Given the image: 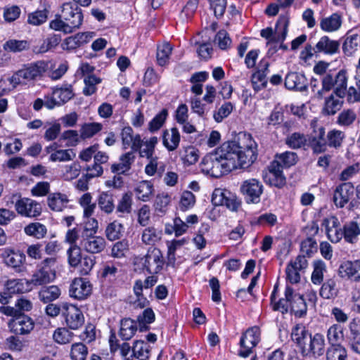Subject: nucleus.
Returning <instances> with one entry per match:
<instances>
[{
	"mask_svg": "<svg viewBox=\"0 0 360 360\" xmlns=\"http://www.w3.org/2000/svg\"><path fill=\"white\" fill-rule=\"evenodd\" d=\"M356 117V113L353 110H344L339 114L337 122L341 126L347 127L354 122Z\"/></svg>",
	"mask_w": 360,
	"mask_h": 360,
	"instance_id": "13d9d810",
	"label": "nucleus"
},
{
	"mask_svg": "<svg viewBox=\"0 0 360 360\" xmlns=\"http://www.w3.org/2000/svg\"><path fill=\"white\" fill-rule=\"evenodd\" d=\"M198 5V0H189L181 10L180 18L182 21L188 20L195 13Z\"/></svg>",
	"mask_w": 360,
	"mask_h": 360,
	"instance_id": "bf43d9fd",
	"label": "nucleus"
},
{
	"mask_svg": "<svg viewBox=\"0 0 360 360\" xmlns=\"http://www.w3.org/2000/svg\"><path fill=\"white\" fill-rule=\"evenodd\" d=\"M360 44V38L358 34H352L348 36L342 45V50L345 55L347 56H352L356 51H358Z\"/></svg>",
	"mask_w": 360,
	"mask_h": 360,
	"instance_id": "c9c22d12",
	"label": "nucleus"
},
{
	"mask_svg": "<svg viewBox=\"0 0 360 360\" xmlns=\"http://www.w3.org/2000/svg\"><path fill=\"white\" fill-rule=\"evenodd\" d=\"M172 51V47L169 43H164L158 46L156 57L158 63L160 66H164L168 63Z\"/></svg>",
	"mask_w": 360,
	"mask_h": 360,
	"instance_id": "79ce46f5",
	"label": "nucleus"
},
{
	"mask_svg": "<svg viewBox=\"0 0 360 360\" xmlns=\"http://www.w3.org/2000/svg\"><path fill=\"white\" fill-rule=\"evenodd\" d=\"M15 208L19 214L25 217H37L41 213V205L27 198L17 200Z\"/></svg>",
	"mask_w": 360,
	"mask_h": 360,
	"instance_id": "2eb2a0df",
	"label": "nucleus"
},
{
	"mask_svg": "<svg viewBox=\"0 0 360 360\" xmlns=\"http://www.w3.org/2000/svg\"><path fill=\"white\" fill-rule=\"evenodd\" d=\"M342 278H347L355 281L360 280V260L346 261L338 269Z\"/></svg>",
	"mask_w": 360,
	"mask_h": 360,
	"instance_id": "6ab92c4d",
	"label": "nucleus"
},
{
	"mask_svg": "<svg viewBox=\"0 0 360 360\" xmlns=\"http://www.w3.org/2000/svg\"><path fill=\"white\" fill-rule=\"evenodd\" d=\"M167 116V110L163 109L149 122L148 129L151 132L158 131L164 124Z\"/></svg>",
	"mask_w": 360,
	"mask_h": 360,
	"instance_id": "e2e57ef3",
	"label": "nucleus"
},
{
	"mask_svg": "<svg viewBox=\"0 0 360 360\" xmlns=\"http://www.w3.org/2000/svg\"><path fill=\"white\" fill-rule=\"evenodd\" d=\"M259 330L257 327L248 329L241 336L240 346L242 348L238 352V355L241 357H248L252 353V349L259 343Z\"/></svg>",
	"mask_w": 360,
	"mask_h": 360,
	"instance_id": "9d476101",
	"label": "nucleus"
},
{
	"mask_svg": "<svg viewBox=\"0 0 360 360\" xmlns=\"http://www.w3.org/2000/svg\"><path fill=\"white\" fill-rule=\"evenodd\" d=\"M275 158L278 160L284 168H289L295 165L297 160L298 156L294 152L286 151L280 154H276Z\"/></svg>",
	"mask_w": 360,
	"mask_h": 360,
	"instance_id": "ea45409f",
	"label": "nucleus"
},
{
	"mask_svg": "<svg viewBox=\"0 0 360 360\" xmlns=\"http://www.w3.org/2000/svg\"><path fill=\"white\" fill-rule=\"evenodd\" d=\"M326 137L328 146L337 148L341 146L345 135L341 131L332 130L328 133Z\"/></svg>",
	"mask_w": 360,
	"mask_h": 360,
	"instance_id": "5fc2aeb1",
	"label": "nucleus"
},
{
	"mask_svg": "<svg viewBox=\"0 0 360 360\" xmlns=\"http://www.w3.org/2000/svg\"><path fill=\"white\" fill-rule=\"evenodd\" d=\"M252 84L253 89L258 91L262 88H265L267 84L266 75L262 70H257L252 75Z\"/></svg>",
	"mask_w": 360,
	"mask_h": 360,
	"instance_id": "4d7b16f0",
	"label": "nucleus"
},
{
	"mask_svg": "<svg viewBox=\"0 0 360 360\" xmlns=\"http://www.w3.org/2000/svg\"><path fill=\"white\" fill-rule=\"evenodd\" d=\"M155 321V314L152 309H146L141 315H139L137 318V321L139 324L140 331H144L149 329V327L146 324H150Z\"/></svg>",
	"mask_w": 360,
	"mask_h": 360,
	"instance_id": "a18cd8bd",
	"label": "nucleus"
},
{
	"mask_svg": "<svg viewBox=\"0 0 360 360\" xmlns=\"http://www.w3.org/2000/svg\"><path fill=\"white\" fill-rule=\"evenodd\" d=\"M49 68V63L44 60L24 65L21 69L13 73L8 82L14 88L20 84H27V82L41 77Z\"/></svg>",
	"mask_w": 360,
	"mask_h": 360,
	"instance_id": "f03ea898",
	"label": "nucleus"
},
{
	"mask_svg": "<svg viewBox=\"0 0 360 360\" xmlns=\"http://www.w3.org/2000/svg\"><path fill=\"white\" fill-rule=\"evenodd\" d=\"M135 155L133 152H128L121 155L120 158V162L113 164L111 166V170L113 173L124 174L131 169V166L134 162Z\"/></svg>",
	"mask_w": 360,
	"mask_h": 360,
	"instance_id": "b1692460",
	"label": "nucleus"
},
{
	"mask_svg": "<svg viewBox=\"0 0 360 360\" xmlns=\"http://www.w3.org/2000/svg\"><path fill=\"white\" fill-rule=\"evenodd\" d=\"M56 276L55 271L52 269L39 268L32 276L29 283L34 285H41L51 282Z\"/></svg>",
	"mask_w": 360,
	"mask_h": 360,
	"instance_id": "5701e85b",
	"label": "nucleus"
},
{
	"mask_svg": "<svg viewBox=\"0 0 360 360\" xmlns=\"http://www.w3.org/2000/svg\"><path fill=\"white\" fill-rule=\"evenodd\" d=\"M342 232L344 233L343 238L346 242L354 243L360 235V228L356 221H352L344 225Z\"/></svg>",
	"mask_w": 360,
	"mask_h": 360,
	"instance_id": "c85d7f7f",
	"label": "nucleus"
},
{
	"mask_svg": "<svg viewBox=\"0 0 360 360\" xmlns=\"http://www.w3.org/2000/svg\"><path fill=\"white\" fill-rule=\"evenodd\" d=\"M214 205H224L231 211H237L240 205V200L237 196L228 190L216 188L212 197Z\"/></svg>",
	"mask_w": 360,
	"mask_h": 360,
	"instance_id": "9b49d317",
	"label": "nucleus"
},
{
	"mask_svg": "<svg viewBox=\"0 0 360 360\" xmlns=\"http://www.w3.org/2000/svg\"><path fill=\"white\" fill-rule=\"evenodd\" d=\"M59 17L65 21L68 32H73L78 28L83 20L81 8L75 3L71 2L63 4Z\"/></svg>",
	"mask_w": 360,
	"mask_h": 360,
	"instance_id": "20e7f679",
	"label": "nucleus"
},
{
	"mask_svg": "<svg viewBox=\"0 0 360 360\" xmlns=\"http://www.w3.org/2000/svg\"><path fill=\"white\" fill-rule=\"evenodd\" d=\"M264 180L269 185L277 188H282L286 182L283 174H266Z\"/></svg>",
	"mask_w": 360,
	"mask_h": 360,
	"instance_id": "052dcab7",
	"label": "nucleus"
},
{
	"mask_svg": "<svg viewBox=\"0 0 360 360\" xmlns=\"http://www.w3.org/2000/svg\"><path fill=\"white\" fill-rule=\"evenodd\" d=\"M340 48L338 41L332 40L328 36L322 37L316 45V53H324L333 55L337 53Z\"/></svg>",
	"mask_w": 360,
	"mask_h": 360,
	"instance_id": "4be33fe9",
	"label": "nucleus"
},
{
	"mask_svg": "<svg viewBox=\"0 0 360 360\" xmlns=\"http://www.w3.org/2000/svg\"><path fill=\"white\" fill-rule=\"evenodd\" d=\"M195 202V198L191 191H184L181 195L179 207L182 211H186L192 207Z\"/></svg>",
	"mask_w": 360,
	"mask_h": 360,
	"instance_id": "774afa93",
	"label": "nucleus"
},
{
	"mask_svg": "<svg viewBox=\"0 0 360 360\" xmlns=\"http://www.w3.org/2000/svg\"><path fill=\"white\" fill-rule=\"evenodd\" d=\"M68 202L67 196L59 193L51 194L48 198L49 207L53 211H62Z\"/></svg>",
	"mask_w": 360,
	"mask_h": 360,
	"instance_id": "2f4dec72",
	"label": "nucleus"
},
{
	"mask_svg": "<svg viewBox=\"0 0 360 360\" xmlns=\"http://www.w3.org/2000/svg\"><path fill=\"white\" fill-rule=\"evenodd\" d=\"M240 191L248 203L257 204L260 202L263 185L258 179H250L241 184Z\"/></svg>",
	"mask_w": 360,
	"mask_h": 360,
	"instance_id": "6e6552de",
	"label": "nucleus"
},
{
	"mask_svg": "<svg viewBox=\"0 0 360 360\" xmlns=\"http://www.w3.org/2000/svg\"><path fill=\"white\" fill-rule=\"evenodd\" d=\"M257 148L250 134L240 133L237 140L225 142L214 153L206 155L200 163L201 171L219 178L238 167H248L257 159Z\"/></svg>",
	"mask_w": 360,
	"mask_h": 360,
	"instance_id": "f257e3e1",
	"label": "nucleus"
},
{
	"mask_svg": "<svg viewBox=\"0 0 360 360\" xmlns=\"http://www.w3.org/2000/svg\"><path fill=\"white\" fill-rule=\"evenodd\" d=\"M88 354V348L83 343L72 345L70 355L72 360H85Z\"/></svg>",
	"mask_w": 360,
	"mask_h": 360,
	"instance_id": "8fccbe9b",
	"label": "nucleus"
},
{
	"mask_svg": "<svg viewBox=\"0 0 360 360\" xmlns=\"http://www.w3.org/2000/svg\"><path fill=\"white\" fill-rule=\"evenodd\" d=\"M335 94L333 92L326 99L324 110L327 115H335L342 106L344 98H335Z\"/></svg>",
	"mask_w": 360,
	"mask_h": 360,
	"instance_id": "7c9ffc66",
	"label": "nucleus"
},
{
	"mask_svg": "<svg viewBox=\"0 0 360 360\" xmlns=\"http://www.w3.org/2000/svg\"><path fill=\"white\" fill-rule=\"evenodd\" d=\"M308 143V138L304 134L299 132H294L289 135L286 140L285 143L292 149L301 148L307 145Z\"/></svg>",
	"mask_w": 360,
	"mask_h": 360,
	"instance_id": "4c0bfd02",
	"label": "nucleus"
},
{
	"mask_svg": "<svg viewBox=\"0 0 360 360\" xmlns=\"http://www.w3.org/2000/svg\"><path fill=\"white\" fill-rule=\"evenodd\" d=\"M328 342L331 344L330 347L340 345L338 342L343 339L342 328L340 325L334 324L330 326L327 332Z\"/></svg>",
	"mask_w": 360,
	"mask_h": 360,
	"instance_id": "a19ab883",
	"label": "nucleus"
},
{
	"mask_svg": "<svg viewBox=\"0 0 360 360\" xmlns=\"http://www.w3.org/2000/svg\"><path fill=\"white\" fill-rule=\"evenodd\" d=\"M347 100L349 103H360V79L356 77L355 86L346 90Z\"/></svg>",
	"mask_w": 360,
	"mask_h": 360,
	"instance_id": "603ef678",
	"label": "nucleus"
},
{
	"mask_svg": "<svg viewBox=\"0 0 360 360\" xmlns=\"http://www.w3.org/2000/svg\"><path fill=\"white\" fill-rule=\"evenodd\" d=\"M233 106L231 102L224 103L218 110L217 112L214 113V119L217 122H221L224 118L227 117L232 112Z\"/></svg>",
	"mask_w": 360,
	"mask_h": 360,
	"instance_id": "338daca9",
	"label": "nucleus"
},
{
	"mask_svg": "<svg viewBox=\"0 0 360 360\" xmlns=\"http://www.w3.org/2000/svg\"><path fill=\"white\" fill-rule=\"evenodd\" d=\"M199 158L198 150L193 146H188L184 149L181 153V159L184 164L191 165L195 164Z\"/></svg>",
	"mask_w": 360,
	"mask_h": 360,
	"instance_id": "49530a36",
	"label": "nucleus"
},
{
	"mask_svg": "<svg viewBox=\"0 0 360 360\" xmlns=\"http://www.w3.org/2000/svg\"><path fill=\"white\" fill-rule=\"evenodd\" d=\"M342 25L341 16L337 13H333L328 18H323L320 22L321 28L325 32H334L339 30Z\"/></svg>",
	"mask_w": 360,
	"mask_h": 360,
	"instance_id": "cd10ccee",
	"label": "nucleus"
},
{
	"mask_svg": "<svg viewBox=\"0 0 360 360\" xmlns=\"http://www.w3.org/2000/svg\"><path fill=\"white\" fill-rule=\"evenodd\" d=\"M288 26V19L285 17H280L276 25L275 33L271 27H266L261 30L260 35L268 40L267 45L283 42L287 36Z\"/></svg>",
	"mask_w": 360,
	"mask_h": 360,
	"instance_id": "423d86ee",
	"label": "nucleus"
},
{
	"mask_svg": "<svg viewBox=\"0 0 360 360\" xmlns=\"http://www.w3.org/2000/svg\"><path fill=\"white\" fill-rule=\"evenodd\" d=\"M123 226L121 224L116 223L115 221L110 224L105 230L106 236L110 240H115L118 239L121 236V231Z\"/></svg>",
	"mask_w": 360,
	"mask_h": 360,
	"instance_id": "0e129e2a",
	"label": "nucleus"
},
{
	"mask_svg": "<svg viewBox=\"0 0 360 360\" xmlns=\"http://www.w3.org/2000/svg\"><path fill=\"white\" fill-rule=\"evenodd\" d=\"M285 86L290 90L304 91L307 87V80L304 74L289 72L285 78Z\"/></svg>",
	"mask_w": 360,
	"mask_h": 360,
	"instance_id": "aec40b11",
	"label": "nucleus"
},
{
	"mask_svg": "<svg viewBox=\"0 0 360 360\" xmlns=\"http://www.w3.org/2000/svg\"><path fill=\"white\" fill-rule=\"evenodd\" d=\"M75 155L72 149L58 150L50 155V160L53 162H65L72 160Z\"/></svg>",
	"mask_w": 360,
	"mask_h": 360,
	"instance_id": "6e6d98bb",
	"label": "nucleus"
},
{
	"mask_svg": "<svg viewBox=\"0 0 360 360\" xmlns=\"http://www.w3.org/2000/svg\"><path fill=\"white\" fill-rule=\"evenodd\" d=\"M90 295V282L88 277L75 278L70 288V295L78 300H86Z\"/></svg>",
	"mask_w": 360,
	"mask_h": 360,
	"instance_id": "f3484780",
	"label": "nucleus"
},
{
	"mask_svg": "<svg viewBox=\"0 0 360 360\" xmlns=\"http://www.w3.org/2000/svg\"><path fill=\"white\" fill-rule=\"evenodd\" d=\"M354 193V187L351 182H345L338 186L333 193V202L337 207L342 208L348 203Z\"/></svg>",
	"mask_w": 360,
	"mask_h": 360,
	"instance_id": "dca6fc26",
	"label": "nucleus"
},
{
	"mask_svg": "<svg viewBox=\"0 0 360 360\" xmlns=\"http://www.w3.org/2000/svg\"><path fill=\"white\" fill-rule=\"evenodd\" d=\"M137 329L138 326L136 321L130 318H124L120 321L118 335L122 340H129L134 337Z\"/></svg>",
	"mask_w": 360,
	"mask_h": 360,
	"instance_id": "412c9836",
	"label": "nucleus"
},
{
	"mask_svg": "<svg viewBox=\"0 0 360 360\" xmlns=\"http://www.w3.org/2000/svg\"><path fill=\"white\" fill-rule=\"evenodd\" d=\"M310 335L311 334L302 324H297L292 328V339L297 344V347L302 345L304 340H307Z\"/></svg>",
	"mask_w": 360,
	"mask_h": 360,
	"instance_id": "37998d69",
	"label": "nucleus"
},
{
	"mask_svg": "<svg viewBox=\"0 0 360 360\" xmlns=\"http://www.w3.org/2000/svg\"><path fill=\"white\" fill-rule=\"evenodd\" d=\"M1 257L4 264L15 272L22 273L26 271V256L22 252L6 248L2 252Z\"/></svg>",
	"mask_w": 360,
	"mask_h": 360,
	"instance_id": "1a4fd4ad",
	"label": "nucleus"
},
{
	"mask_svg": "<svg viewBox=\"0 0 360 360\" xmlns=\"http://www.w3.org/2000/svg\"><path fill=\"white\" fill-rule=\"evenodd\" d=\"M134 191L139 200L149 201L154 193L153 184L149 181H141L137 184Z\"/></svg>",
	"mask_w": 360,
	"mask_h": 360,
	"instance_id": "bb28decb",
	"label": "nucleus"
},
{
	"mask_svg": "<svg viewBox=\"0 0 360 360\" xmlns=\"http://www.w3.org/2000/svg\"><path fill=\"white\" fill-rule=\"evenodd\" d=\"M68 327H59L56 329L53 333V340L60 345H65L70 343L73 337L74 334L70 330Z\"/></svg>",
	"mask_w": 360,
	"mask_h": 360,
	"instance_id": "f704fd0d",
	"label": "nucleus"
},
{
	"mask_svg": "<svg viewBox=\"0 0 360 360\" xmlns=\"http://www.w3.org/2000/svg\"><path fill=\"white\" fill-rule=\"evenodd\" d=\"M347 72L340 70L335 77L332 74H326L322 79V88L317 91V97L321 98L325 91L333 89V93L337 97L345 98L347 89Z\"/></svg>",
	"mask_w": 360,
	"mask_h": 360,
	"instance_id": "7ed1b4c3",
	"label": "nucleus"
},
{
	"mask_svg": "<svg viewBox=\"0 0 360 360\" xmlns=\"http://www.w3.org/2000/svg\"><path fill=\"white\" fill-rule=\"evenodd\" d=\"M54 94V101H58V103L60 105L68 102L73 96L71 86L65 88H57L53 91Z\"/></svg>",
	"mask_w": 360,
	"mask_h": 360,
	"instance_id": "de8ad7c7",
	"label": "nucleus"
},
{
	"mask_svg": "<svg viewBox=\"0 0 360 360\" xmlns=\"http://www.w3.org/2000/svg\"><path fill=\"white\" fill-rule=\"evenodd\" d=\"M60 295V290L56 285L43 287L39 292L40 300L44 303L56 300L59 297Z\"/></svg>",
	"mask_w": 360,
	"mask_h": 360,
	"instance_id": "72a5a7b5",
	"label": "nucleus"
},
{
	"mask_svg": "<svg viewBox=\"0 0 360 360\" xmlns=\"http://www.w3.org/2000/svg\"><path fill=\"white\" fill-rule=\"evenodd\" d=\"M285 297L289 300L291 311L295 316L301 318L307 314V303L303 295L295 293L291 287L286 286Z\"/></svg>",
	"mask_w": 360,
	"mask_h": 360,
	"instance_id": "ddd939ff",
	"label": "nucleus"
},
{
	"mask_svg": "<svg viewBox=\"0 0 360 360\" xmlns=\"http://www.w3.org/2000/svg\"><path fill=\"white\" fill-rule=\"evenodd\" d=\"M326 271V264L323 262L318 260L314 263V271L311 274V281L314 284H321L323 278V271Z\"/></svg>",
	"mask_w": 360,
	"mask_h": 360,
	"instance_id": "09e8293b",
	"label": "nucleus"
},
{
	"mask_svg": "<svg viewBox=\"0 0 360 360\" xmlns=\"http://www.w3.org/2000/svg\"><path fill=\"white\" fill-rule=\"evenodd\" d=\"M317 250L316 241L311 237H308L301 243L300 250L302 254L310 257Z\"/></svg>",
	"mask_w": 360,
	"mask_h": 360,
	"instance_id": "69168bd1",
	"label": "nucleus"
},
{
	"mask_svg": "<svg viewBox=\"0 0 360 360\" xmlns=\"http://www.w3.org/2000/svg\"><path fill=\"white\" fill-rule=\"evenodd\" d=\"M61 317L64 325L70 330H77L84 323V316L80 309L68 302L63 309Z\"/></svg>",
	"mask_w": 360,
	"mask_h": 360,
	"instance_id": "0eeeda50",
	"label": "nucleus"
},
{
	"mask_svg": "<svg viewBox=\"0 0 360 360\" xmlns=\"http://www.w3.org/2000/svg\"><path fill=\"white\" fill-rule=\"evenodd\" d=\"M322 226L325 228L327 237L332 243H338L343 238L342 229L336 217L325 218L323 220Z\"/></svg>",
	"mask_w": 360,
	"mask_h": 360,
	"instance_id": "a211bd4d",
	"label": "nucleus"
},
{
	"mask_svg": "<svg viewBox=\"0 0 360 360\" xmlns=\"http://www.w3.org/2000/svg\"><path fill=\"white\" fill-rule=\"evenodd\" d=\"M25 232L28 236H33L37 239H41L46 234L47 229L44 224L39 222H34L25 226Z\"/></svg>",
	"mask_w": 360,
	"mask_h": 360,
	"instance_id": "58836bf2",
	"label": "nucleus"
},
{
	"mask_svg": "<svg viewBox=\"0 0 360 360\" xmlns=\"http://www.w3.org/2000/svg\"><path fill=\"white\" fill-rule=\"evenodd\" d=\"M305 352H311V356L319 357L325 352V340L321 333H316L311 340V347L305 349Z\"/></svg>",
	"mask_w": 360,
	"mask_h": 360,
	"instance_id": "a878e982",
	"label": "nucleus"
},
{
	"mask_svg": "<svg viewBox=\"0 0 360 360\" xmlns=\"http://www.w3.org/2000/svg\"><path fill=\"white\" fill-rule=\"evenodd\" d=\"M337 290L335 288V282L333 279L327 280L321 286L320 295L324 299H330L335 296Z\"/></svg>",
	"mask_w": 360,
	"mask_h": 360,
	"instance_id": "864d4df0",
	"label": "nucleus"
},
{
	"mask_svg": "<svg viewBox=\"0 0 360 360\" xmlns=\"http://www.w3.org/2000/svg\"><path fill=\"white\" fill-rule=\"evenodd\" d=\"M214 42L221 49L225 50L231 46V39L225 30H221L217 33Z\"/></svg>",
	"mask_w": 360,
	"mask_h": 360,
	"instance_id": "680f3d73",
	"label": "nucleus"
},
{
	"mask_svg": "<svg viewBox=\"0 0 360 360\" xmlns=\"http://www.w3.org/2000/svg\"><path fill=\"white\" fill-rule=\"evenodd\" d=\"M30 43L27 40L9 39L4 44V49L6 51L18 53L28 50Z\"/></svg>",
	"mask_w": 360,
	"mask_h": 360,
	"instance_id": "e433bc0d",
	"label": "nucleus"
},
{
	"mask_svg": "<svg viewBox=\"0 0 360 360\" xmlns=\"http://www.w3.org/2000/svg\"><path fill=\"white\" fill-rule=\"evenodd\" d=\"M8 326L11 332L15 335H27L34 329V322L27 315L19 314L15 318H11Z\"/></svg>",
	"mask_w": 360,
	"mask_h": 360,
	"instance_id": "f8f14e48",
	"label": "nucleus"
},
{
	"mask_svg": "<svg viewBox=\"0 0 360 360\" xmlns=\"http://www.w3.org/2000/svg\"><path fill=\"white\" fill-rule=\"evenodd\" d=\"M170 202V197L167 193H161L157 195L154 207L155 210L158 213L165 214L167 211V207Z\"/></svg>",
	"mask_w": 360,
	"mask_h": 360,
	"instance_id": "3c124183",
	"label": "nucleus"
},
{
	"mask_svg": "<svg viewBox=\"0 0 360 360\" xmlns=\"http://www.w3.org/2000/svg\"><path fill=\"white\" fill-rule=\"evenodd\" d=\"M164 264L161 251L156 248H150L144 257L143 266L150 274H158Z\"/></svg>",
	"mask_w": 360,
	"mask_h": 360,
	"instance_id": "4468645a",
	"label": "nucleus"
},
{
	"mask_svg": "<svg viewBox=\"0 0 360 360\" xmlns=\"http://www.w3.org/2000/svg\"><path fill=\"white\" fill-rule=\"evenodd\" d=\"M312 132L308 136V146L314 153H321L327 150L328 142L326 136L325 128L318 126L317 122L313 120L311 122Z\"/></svg>",
	"mask_w": 360,
	"mask_h": 360,
	"instance_id": "39448f33",
	"label": "nucleus"
},
{
	"mask_svg": "<svg viewBox=\"0 0 360 360\" xmlns=\"http://www.w3.org/2000/svg\"><path fill=\"white\" fill-rule=\"evenodd\" d=\"M163 145L169 151H173L177 148L180 142V134L176 127L171 129V131H164L162 134Z\"/></svg>",
	"mask_w": 360,
	"mask_h": 360,
	"instance_id": "393cba45",
	"label": "nucleus"
},
{
	"mask_svg": "<svg viewBox=\"0 0 360 360\" xmlns=\"http://www.w3.org/2000/svg\"><path fill=\"white\" fill-rule=\"evenodd\" d=\"M150 347L143 340H136L132 347V356L139 360H147L150 356Z\"/></svg>",
	"mask_w": 360,
	"mask_h": 360,
	"instance_id": "473e14b6",
	"label": "nucleus"
},
{
	"mask_svg": "<svg viewBox=\"0 0 360 360\" xmlns=\"http://www.w3.org/2000/svg\"><path fill=\"white\" fill-rule=\"evenodd\" d=\"M327 360H347V352L342 345L330 347L326 353Z\"/></svg>",
	"mask_w": 360,
	"mask_h": 360,
	"instance_id": "c03bdc74",
	"label": "nucleus"
},
{
	"mask_svg": "<svg viewBox=\"0 0 360 360\" xmlns=\"http://www.w3.org/2000/svg\"><path fill=\"white\" fill-rule=\"evenodd\" d=\"M162 231L154 226L146 228L142 233V241L149 245H154L162 238Z\"/></svg>",
	"mask_w": 360,
	"mask_h": 360,
	"instance_id": "c756f323",
	"label": "nucleus"
}]
</instances>
